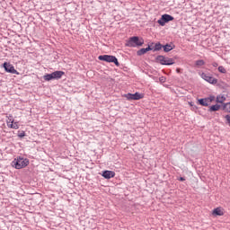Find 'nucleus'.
Returning a JSON list of instances; mask_svg holds the SVG:
<instances>
[{
	"label": "nucleus",
	"instance_id": "f257e3e1",
	"mask_svg": "<svg viewBox=\"0 0 230 230\" xmlns=\"http://www.w3.org/2000/svg\"><path fill=\"white\" fill-rule=\"evenodd\" d=\"M28 164H30V160H28L27 158L21 157V156L17 157L16 159H14L12 162V166L16 168V170H21L22 168H26V166H28Z\"/></svg>",
	"mask_w": 230,
	"mask_h": 230
},
{
	"label": "nucleus",
	"instance_id": "f03ea898",
	"mask_svg": "<svg viewBox=\"0 0 230 230\" xmlns=\"http://www.w3.org/2000/svg\"><path fill=\"white\" fill-rule=\"evenodd\" d=\"M143 44H145V40H143V38L133 36L127 41L126 46H128V48H137Z\"/></svg>",
	"mask_w": 230,
	"mask_h": 230
},
{
	"label": "nucleus",
	"instance_id": "7ed1b4c3",
	"mask_svg": "<svg viewBox=\"0 0 230 230\" xmlns=\"http://www.w3.org/2000/svg\"><path fill=\"white\" fill-rule=\"evenodd\" d=\"M65 73L63 71H55L51 74H47L43 76L45 82H50V80H60L64 76Z\"/></svg>",
	"mask_w": 230,
	"mask_h": 230
},
{
	"label": "nucleus",
	"instance_id": "20e7f679",
	"mask_svg": "<svg viewBox=\"0 0 230 230\" xmlns=\"http://www.w3.org/2000/svg\"><path fill=\"white\" fill-rule=\"evenodd\" d=\"M99 60H102L103 62L113 63L117 67H119V62L118 61V58L111 55H101L99 56Z\"/></svg>",
	"mask_w": 230,
	"mask_h": 230
},
{
	"label": "nucleus",
	"instance_id": "39448f33",
	"mask_svg": "<svg viewBox=\"0 0 230 230\" xmlns=\"http://www.w3.org/2000/svg\"><path fill=\"white\" fill-rule=\"evenodd\" d=\"M3 67H4V71H6V73H11L12 75H19V72H17V70L15 69L13 65H12L8 62H4L3 64Z\"/></svg>",
	"mask_w": 230,
	"mask_h": 230
},
{
	"label": "nucleus",
	"instance_id": "423d86ee",
	"mask_svg": "<svg viewBox=\"0 0 230 230\" xmlns=\"http://www.w3.org/2000/svg\"><path fill=\"white\" fill-rule=\"evenodd\" d=\"M199 75H200L201 78L203 80H205V82H208V84H215L218 83V80H217V78L211 76V75H209V74L201 73Z\"/></svg>",
	"mask_w": 230,
	"mask_h": 230
},
{
	"label": "nucleus",
	"instance_id": "0eeeda50",
	"mask_svg": "<svg viewBox=\"0 0 230 230\" xmlns=\"http://www.w3.org/2000/svg\"><path fill=\"white\" fill-rule=\"evenodd\" d=\"M170 21H173V16H172L170 14H164L157 21V22H158V24H160V26H164V24H166V22H170Z\"/></svg>",
	"mask_w": 230,
	"mask_h": 230
},
{
	"label": "nucleus",
	"instance_id": "6e6552de",
	"mask_svg": "<svg viewBox=\"0 0 230 230\" xmlns=\"http://www.w3.org/2000/svg\"><path fill=\"white\" fill-rule=\"evenodd\" d=\"M124 96L128 101H130V100H143V98H144L143 93H127Z\"/></svg>",
	"mask_w": 230,
	"mask_h": 230
},
{
	"label": "nucleus",
	"instance_id": "1a4fd4ad",
	"mask_svg": "<svg viewBox=\"0 0 230 230\" xmlns=\"http://www.w3.org/2000/svg\"><path fill=\"white\" fill-rule=\"evenodd\" d=\"M102 175L104 177V179H112L116 177V172L113 171H103Z\"/></svg>",
	"mask_w": 230,
	"mask_h": 230
},
{
	"label": "nucleus",
	"instance_id": "9d476101",
	"mask_svg": "<svg viewBox=\"0 0 230 230\" xmlns=\"http://www.w3.org/2000/svg\"><path fill=\"white\" fill-rule=\"evenodd\" d=\"M156 62H158L162 66H164V64L166 63V57H164V56H157L156 57Z\"/></svg>",
	"mask_w": 230,
	"mask_h": 230
},
{
	"label": "nucleus",
	"instance_id": "9b49d317",
	"mask_svg": "<svg viewBox=\"0 0 230 230\" xmlns=\"http://www.w3.org/2000/svg\"><path fill=\"white\" fill-rule=\"evenodd\" d=\"M199 105H202V107H208L209 105V101L208 100V98L199 99Z\"/></svg>",
	"mask_w": 230,
	"mask_h": 230
},
{
	"label": "nucleus",
	"instance_id": "f8f14e48",
	"mask_svg": "<svg viewBox=\"0 0 230 230\" xmlns=\"http://www.w3.org/2000/svg\"><path fill=\"white\" fill-rule=\"evenodd\" d=\"M217 111H220V104L212 105L208 109V112H217Z\"/></svg>",
	"mask_w": 230,
	"mask_h": 230
},
{
	"label": "nucleus",
	"instance_id": "ddd939ff",
	"mask_svg": "<svg viewBox=\"0 0 230 230\" xmlns=\"http://www.w3.org/2000/svg\"><path fill=\"white\" fill-rule=\"evenodd\" d=\"M213 215H216L217 217H222V215H224V211H222V208H217L213 210Z\"/></svg>",
	"mask_w": 230,
	"mask_h": 230
},
{
	"label": "nucleus",
	"instance_id": "4468645a",
	"mask_svg": "<svg viewBox=\"0 0 230 230\" xmlns=\"http://www.w3.org/2000/svg\"><path fill=\"white\" fill-rule=\"evenodd\" d=\"M175 64V60L173 58H165L164 66H173Z\"/></svg>",
	"mask_w": 230,
	"mask_h": 230
},
{
	"label": "nucleus",
	"instance_id": "2eb2a0df",
	"mask_svg": "<svg viewBox=\"0 0 230 230\" xmlns=\"http://www.w3.org/2000/svg\"><path fill=\"white\" fill-rule=\"evenodd\" d=\"M163 48H164V51L165 53H168V52L172 51V49H173V47H172V45H170V44H166V45L163 46Z\"/></svg>",
	"mask_w": 230,
	"mask_h": 230
},
{
	"label": "nucleus",
	"instance_id": "dca6fc26",
	"mask_svg": "<svg viewBox=\"0 0 230 230\" xmlns=\"http://www.w3.org/2000/svg\"><path fill=\"white\" fill-rule=\"evenodd\" d=\"M217 103H224V102H226V96L224 95H218L217 97Z\"/></svg>",
	"mask_w": 230,
	"mask_h": 230
},
{
	"label": "nucleus",
	"instance_id": "f3484780",
	"mask_svg": "<svg viewBox=\"0 0 230 230\" xmlns=\"http://www.w3.org/2000/svg\"><path fill=\"white\" fill-rule=\"evenodd\" d=\"M163 49V46L161 43H156L153 49L154 51H161Z\"/></svg>",
	"mask_w": 230,
	"mask_h": 230
},
{
	"label": "nucleus",
	"instance_id": "a211bd4d",
	"mask_svg": "<svg viewBox=\"0 0 230 230\" xmlns=\"http://www.w3.org/2000/svg\"><path fill=\"white\" fill-rule=\"evenodd\" d=\"M204 64H206V62H204L203 59H199L195 62V65L197 67H202V66H204Z\"/></svg>",
	"mask_w": 230,
	"mask_h": 230
},
{
	"label": "nucleus",
	"instance_id": "6ab92c4d",
	"mask_svg": "<svg viewBox=\"0 0 230 230\" xmlns=\"http://www.w3.org/2000/svg\"><path fill=\"white\" fill-rule=\"evenodd\" d=\"M223 111H226V112H230V102L223 104Z\"/></svg>",
	"mask_w": 230,
	"mask_h": 230
},
{
	"label": "nucleus",
	"instance_id": "aec40b11",
	"mask_svg": "<svg viewBox=\"0 0 230 230\" xmlns=\"http://www.w3.org/2000/svg\"><path fill=\"white\" fill-rule=\"evenodd\" d=\"M6 123H7V127H8L9 128H12V126H13V119L8 118Z\"/></svg>",
	"mask_w": 230,
	"mask_h": 230
},
{
	"label": "nucleus",
	"instance_id": "412c9836",
	"mask_svg": "<svg viewBox=\"0 0 230 230\" xmlns=\"http://www.w3.org/2000/svg\"><path fill=\"white\" fill-rule=\"evenodd\" d=\"M145 53H146V49H139L137 54L138 57H141V55H145Z\"/></svg>",
	"mask_w": 230,
	"mask_h": 230
},
{
	"label": "nucleus",
	"instance_id": "4be33fe9",
	"mask_svg": "<svg viewBox=\"0 0 230 230\" xmlns=\"http://www.w3.org/2000/svg\"><path fill=\"white\" fill-rule=\"evenodd\" d=\"M218 71L219 73H222L223 75H226V73H227V71L226 70V68L223 66H218Z\"/></svg>",
	"mask_w": 230,
	"mask_h": 230
},
{
	"label": "nucleus",
	"instance_id": "5701e85b",
	"mask_svg": "<svg viewBox=\"0 0 230 230\" xmlns=\"http://www.w3.org/2000/svg\"><path fill=\"white\" fill-rule=\"evenodd\" d=\"M11 128H13L14 130H17V128H19V123L13 122Z\"/></svg>",
	"mask_w": 230,
	"mask_h": 230
},
{
	"label": "nucleus",
	"instance_id": "b1692460",
	"mask_svg": "<svg viewBox=\"0 0 230 230\" xmlns=\"http://www.w3.org/2000/svg\"><path fill=\"white\" fill-rule=\"evenodd\" d=\"M207 100L208 101V103L211 104L212 102L215 101V96H210V97L207 98Z\"/></svg>",
	"mask_w": 230,
	"mask_h": 230
},
{
	"label": "nucleus",
	"instance_id": "393cba45",
	"mask_svg": "<svg viewBox=\"0 0 230 230\" xmlns=\"http://www.w3.org/2000/svg\"><path fill=\"white\" fill-rule=\"evenodd\" d=\"M225 118H226L227 123H229V125H230V115H226Z\"/></svg>",
	"mask_w": 230,
	"mask_h": 230
},
{
	"label": "nucleus",
	"instance_id": "a878e982",
	"mask_svg": "<svg viewBox=\"0 0 230 230\" xmlns=\"http://www.w3.org/2000/svg\"><path fill=\"white\" fill-rule=\"evenodd\" d=\"M152 49L150 46H148L147 48H146V53H147V51H152Z\"/></svg>",
	"mask_w": 230,
	"mask_h": 230
},
{
	"label": "nucleus",
	"instance_id": "bb28decb",
	"mask_svg": "<svg viewBox=\"0 0 230 230\" xmlns=\"http://www.w3.org/2000/svg\"><path fill=\"white\" fill-rule=\"evenodd\" d=\"M212 66H213V67H218V63L214 62V63H212Z\"/></svg>",
	"mask_w": 230,
	"mask_h": 230
},
{
	"label": "nucleus",
	"instance_id": "cd10ccee",
	"mask_svg": "<svg viewBox=\"0 0 230 230\" xmlns=\"http://www.w3.org/2000/svg\"><path fill=\"white\" fill-rule=\"evenodd\" d=\"M179 181H186V179H184V177H180Z\"/></svg>",
	"mask_w": 230,
	"mask_h": 230
},
{
	"label": "nucleus",
	"instance_id": "c85d7f7f",
	"mask_svg": "<svg viewBox=\"0 0 230 230\" xmlns=\"http://www.w3.org/2000/svg\"><path fill=\"white\" fill-rule=\"evenodd\" d=\"M160 82H164V77H160Z\"/></svg>",
	"mask_w": 230,
	"mask_h": 230
},
{
	"label": "nucleus",
	"instance_id": "c756f323",
	"mask_svg": "<svg viewBox=\"0 0 230 230\" xmlns=\"http://www.w3.org/2000/svg\"><path fill=\"white\" fill-rule=\"evenodd\" d=\"M20 137H24V133L21 134Z\"/></svg>",
	"mask_w": 230,
	"mask_h": 230
},
{
	"label": "nucleus",
	"instance_id": "7c9ffc66",
	"mask_svg": "<svg viewBox=\"0 0 230 230\" xmlns=\"http://www.w3.org/2000/svg\"><path fill=\"white\" fill-rule=\"evenodd\" d=\"M177 73H180V70H179V69H177Z\"/></svg>",
	"mask_w": 230,
	"mask_h": 230
}]
</instances>
